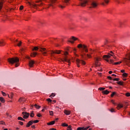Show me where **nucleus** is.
<instances>
[{"label":"nucleus","instance_id":"obj_1","mask_svg":"<svg viewBox=\"0 0 130 130\" xmlns=\"http://www.w3.org/2000/svg\"><path fill=\"white\" fill-rule=\"evenodd\" d=\"M19 58L15 57L13 58H10L8 59V62H10V63H11L12 64H13V63H16L15 67L16 68H17V67H19Z\"/></svg>","mask_w":130,"mask_h":130},{"label":"nucleus","instance_id":"obj_2","mask_svg":"<svg viewBox=\"0 0 130 130\" xmlns=\"http://www.w3.org/2000/svg\"><path fill=\"white\" fill-rule=\"evenodd\" d=\"M111 56H113V58L115 59V61H116V60H118V59L114 55V53H113V52L112 51H110V53H108V55H104L103 57L105 60L106 58H110Z\"/></svg>","mask_w":130,"mask_h":130},{"label":"nucleus","instance_id":"obj_3","mask_svg":"<svg viewBox=\"0 0 130 130\" xmlns=\"http://www.w3.org/2000/svg\"><path fill=\"white\" fill-rule=\"evenodd\" d=\"M68 54H69V53L68 52H65L64 53V57L62 59V61L63 62H68L69 63V66H71V60H70V59L68 58V56H67V55H68Z\"/></svg>","mask_w":130,"mask_h":130},{"label":"nucleus","instance_id":"obj_4","mask_svg":"<svg viewBox=\"0 0 130 130\" xmlns=\"http://www.w3.org/2000/svg\"><path fill=\"white\" fill-rule=\"evenodd\" d=\"M36 3H40V4H35L34 3L31 4L29 3L30 6L31 7H33L34 8H37V7H40L43 5V3H42V0H39L36 2Z\"/></svg>","mask_w":130,"mask_h":130},{"label":"nucleus","instance_id":"obj_5","mask_svg":"<svg viewBox=\"0 0 130 130\" xmlns=\"http://www.w3.org/2000/svg\"><path fill=\"white\" fill-rule=\"evenodd\" d=\"M88 1L89 0H79V6H81V7L86 6V5L87 4V3H88Z\"/></svg>","mask_w":130,"mask_h":130},{"label":"nucleus","instance_id":"obj_6","mask_svg":"<svg viewBox=\"0 0 130 130\" xmlns=\"http://www.w3.org/2000/svg\"><path fill=\"white\" fill-rule=\"evenodd\" d=\"M76 62L77 63L78 68H80V64H79V63H81V64H83V66H85V64H86L85 61H84L83 60H80L79 59H77L76 60Z\"/></svg>","mask_w":130,"mask_h":130},{"label":"nucleus","instance_id":"obj_7","mask_svg":"<svg viewBox=\"0 0 130 130\" xmlns=\"http://www.w3.org/2000/svg\"><path fill=\"white\" fill-rule=\"evenodd\" d=\"M106 61H107V62H109V63H114V64H120L121 63V61L119 62H114V60L113 59H111L110 60L107 59H105Z\"/></svg>","mask_w":130,"mask_h":130},{"label":"nucleus","instance_id":"obj_8","mask_svg":"<svg viewBox=\"0 0 130 130\" xmlns=\"http://www.w3.org/2000/svg\"><path fill=\"white\" fill-rule=\"evenodd\" d=\"M78 48H83L84 50V51L88 52V49H87V46L85 45H82L81 44L78 45Z\"/></svg>","mask_w":130,"mask_h":130},{"label":"nucleus","instance_id":"obj_9","mask_svg":"<svg viewBox=\"0 0 130 130\" xmlns=\"http://www.w3.org/2000/svg\"><path fill=\"white\" fill-rule=\"evenodd\" d=\"M98 6V3H97V2L96 1H92L91 3V8H97Z\"/></svg>","mask_w":130,"mask_h":130},{"label":"nucleus","instance_id":"obj_10","mask_svg":"<svg viewBox=\"0 0 130 130\" xmlns=\"http://www.w3.org/2000/svg\"><path fill=\"white\" fill-rule=\"evenodd\" d=\"M22 114L23 117V118H24V119H27V118H28V117H29V116L30 115V114L26 112H22Z\"/></svg>","mask_w":130,"mask_h":130},{"label":"nucleus","instance_id":"obj_11","mask_svg":"<svg viewBox=\"0 0 130 130\" xmlns=\"http://www.w3.org/2000/svg\"><path fill=\"white\" fill-rule=\"evenodd\" d=\"M40 51H41V52L42 53L43 55H46V54L47 53V51H48L47 50H46V48H41Z\"/></svg>","mask_w":130,"mask_h":130},{"label":"nucleus","instance_id":"obj_12","mask_svg":"<svg viewBox=\"0 0 130 130\" xmlns=\"http://www.w3.org/2000/svg\"><path fill=\"white\" fill-rule=\"evenodd\" d=\"M95 61H94V65L95 67H100V63H99V59L100 58H94Z\"/></svg>","mask_w":130,"mask_h":130},{"label":"nucleus","instance_id":"obj_13","mask_svg":"<svg viewBox=\"0 0 130 130\" xmlns=\"http://www.w3.org/2000/svg\"><path fill=\"white\" fill-rule=\"evenodd\" d=\"M57 0H51V4H49L47 7V9L49 8V7H52V8H54V6L53 5V4H54V3H55V2Z\"/></svg>","mask_w":130,"mask_h":130},{"label":"nucleus","instance_id":"obj_14","mask_svg":"<svg viewBox=\"0 0 130 130\" xmlns=\"http://www.w3.org/2000/svg\"><path fill=\"white\" fill-rule=\"evenodd\" d=\"M35 63V61H34V60H29V66L30 67V68H33V66H34Z\"/></svg>","mask_w":130,"mask_h":130},{"label":"nucleus","instance_id":"obj_15","mask_svg":"<svg viewBox=\"0 0 130 130\" xmlns=\"http://www.w3.org/2000/svg\"><path fill=\"white\" fill-rule=\"evenodd\" d=\"M60 53V50H55V51H52L51 52L52 55L53 56V54H59Z\"/></svg>","mask_w":130,"mask_h":130},{"label":"nucleus","instance_id":"obj_16","mask_svg":"<svg viewBox=\"0 0 130 130\" xmlns=\"http://www.w3.org/2000/svg\"><path fill=\"white\" fill-rule=\"evenodd\" d=\"M34 106L35 107V108H36L37 109H39V108H41V106L37 105V104H35V105H31V109H32L33 107H34Z\"/></svg>","mask_w":130,"mask_h":130},{"label":"nucleus","instance_id":"obj_17","mask_svg":"<svg viewBox=\"0 0 130 130\" xmlns=\"http://www.w3.org/2000/svg\"><path fill=\"white\" fill-rule=\"evenodd\" d=\"M33 124V121H29L26 124V127H29L30 125H32Z\"/></svg>","mask_w":130,"mask_h":130},{"label":"nucleus","instance_id":"obj_18","mask_svg":"<svg viewBox=\"0 0 130 130\" xmlns=\"http://www.w3.org/2000/svg\"><path fill=\"white\" fill-rule=\"evenodd\" d=\"M26 48H21L20 49V53L23 55V53H24V52L25 51Z\"/></svg>","mask_w":130,"mask_h":130},{"label":"nucleus","instance_id":"obj_19","mask_svg":"<svg viewBox=\"0 0 130 130\" xmlns=\"http://www.w3.org/2000/svg\"><path fill=\"white\" fill-rule=\"evenodd\" d=\"M102 93L103 94H105V95H108V94H109V93H110V91H108V90H106L103 91Z\"/></svg>","mask_w":130,"mask_h":130},{"label":"nucleus","instance_id":"obj_20","mask_svg":"<svg viewBox=\"0 0 130 130\" xmlns=\"http://www.w3.org/2000/svg\"><path fill=\"white\" fill-rule=\"evenodd\" d=\"M64 113H65L66 115H70V114H71V112L67 110H65L64 111Z\"/></svg>","mask_w":130,"mask_h":130},{"label":"nucleus","instance_id":"obj_21","mask_svg":"<svg viewBox=\"0 0 130 130\" xmlns=\"http://www.w3.org/2000/svg\"><path fill=\"white\" fill-rule=\"evenodd\" d=\"M55 123V121H52L49 123H47L48 125H53V124H54Z\"/></svg>","mask_w":130,"mask_h":130},{"label":"nucleus","instance_id":"obj_22","mask_svg":"<svg viewBox=\"0 0 130 130\" xmlns=\"http://www.w3.org/2000/svg\"><path fill=\"white\" fill-rule=\"evenodd\" d=\"M3 2L2 1V0H0V12L1 11H2V9H3Z\"/></svg>","mask_w":130,"mask_h":130},{"label":"nucleus","instance_id":"obj_23","mask_svg":"<svg viewBox=\"0 0 130 130\" xmlns=\"http://www.w3.org/2000/svg\"><path fill=\"white\" fill-rule=\"evenodd\" d=\"M37 55V53L36 52H33L31 53V56L32 57H35Z\"/></svg>","mask_w":130,"mask_h":130},{"label":"nucleus","instance_id":"obj_24","mask_svg":"<svg viewBox=\"0 0 130 130\" xmlns=\"http://www.w3.org/2000/svg\"><path fill=\"white\" fill-rule=\"evenodd\" d=\"M25 99L23 98H20L19 100V102H24Z\"/></svg>","mask_w":130,"mask_h":130},{"label":"nucleus","instance_id":"obj_25","mask_svg":"<svg viewBox=\"0 0 130 130\" xmlns=\"http://www.w3.org/2000/svg\"><path fill=\"white\" fill-rule=\"evenodd\" d=\"M0 101L2 103H5V99H4V98L3 97H0Z\"/></svg>","mask_w":130,"mask_h":130},{"label":"nucleus","instance_id":"obj_26","mask_svg":"<svg viewBox=\"0 0 130 130\" xmlns=\"http://www.w3.org/2000/svg\"><path fill=\"white\" fill-rule=\"evenodd\" d=\"M5 43L4 42V41H0V46H4L5 45Z\"/></svg>","mask_w":130,"mask_h":130},{"label":"nucleus","instance_id":"obj_27","mask_svg":"<svg viewBox=\"0 0 130 130\" xmlns=\"http://www.w3.org/2000/svg\"><path fill=\"white\" fill-rule=\"evenodd\" d=\"M18 120H21L22 121H25V119H23L21 117H18Z\"/></svg>","mask_w":130,"mask_h":130},{"label":"nucleus","instance_id":"obj_28","mask_svg":"<svg viewBox=\"0 0 130 130\" xmlns=\"http://www.w3.org/2000/svg\"><path fill=\"white\" fill-rule=\"evenodd\" d=\"M117 107L118 109H119V108H122V107H123V106H122V105L121 104H118Z\"/></svg>","mask_w":130,"mask_h":130},{"label":"nucleus","instance_id":"obj_29","mask_svg":"<svg viewBox=\"0 0 130 130\" xmlns=\"http://www.w3.org/2000/svg\"><path fill=\"white\" fill-rule=\"evenodd\" d=\"M38 49H39V48H38V47H35L32 49V50L33 51H34V50L37 51Z\"/></svg>","mask_w":130,"mask_h":130},{"label":"nucleus","instance_id":"obj_30","mask_svg":"<svg viewBox=\"0 0 130 130\" xmlns=\"http://www.w3.org/2000/svg\"><path fill=\"white\" fill-rule=\"evenodd\" d=\"M72 40H73L74 41H76V40H78V38H75V37H72Z\"/></svg>","mask_w":130,"mask_h":130},{"label":"nucleus","instance_id":"obj_31","mask_svg":"<svg viewBox=\"0 0 130 130\" xmlns=\"http://www.w3.org/2000/svg\"><path fill=\"white\" fill-rule=\"evenodd\" d=\"M67 130H73V128H72V126L71 125L68 126Z\"/></svg>","mask_w":130,"mask_h":130},{"label":"nucleus","instance_id":"obj_32","mask_svg":"<svg viewBox=\"0 0 130 130\" xmlns=\"http://www.w3.org/2000/svg\"><path fill=\"white\" fill-rule=\"evenodd\" d=\"M62 126H69V125L66 123H63L62 124Z\"/></svg>","mask_w":130,"mask_h":130},{"label":"nucleus","instance_id":"obj_33","mask_svg":"<svg viewBox=\"0 0 130 130\" xmlns=\"http://www.w3.org/2000/svg\"><path fill=\"white\" fill-rule=\"evenodd\" d=\"M88 128H89V126H87L85 128V127H82V129L81 130H87L88 129Z\"/></svg>","mask_w":130,"mask_h":130},{"label":"nucleus","instance_id":"obj_34","mask_svg":"<svg viewBox=\"0 0 130 130\" xmlns=\"http://www.w3.org/2000/svg\"><path fill=\"white\" fill-rule=\"evenodd\" d=\"M99 90H100L101 91H103L104 90H105V88H104V87H100L99 88Z\"/></svg>","mask_w":130,"mask_h":130},{"label":"nucleus","instance_id":"obj_35","mask_svg":"<svg viewBox=\"0 0 130 130\" xmlns=\"http://www.w3.org/2000/svg\"><path fill=\"white\" fill-rule=\"evenodd\" d=\"M115 94H116V92H112V93L111 94V96L113 97V96H114V95H115Z\"/></svg>","mask_w":130,"mask_h":130},{"label":"nucleus","instance_id":"obj_36","mask_svg":"<svg viewBox=\"0 0 130 130\" xmlns=\"http://www.w3.org/2000/svg\"><path fill=\"white\" fill-rule=\"evenodd\" d=\"M125 96H126L127 97H129L130 96V93L127 92V93H125Z\"/></svg>","mask_w":130,"mask_h":130},{"label":"nucleus","instance_id":"obj_37","mask_svg":"<svg viewBox=\"0 0 130 130\" xmlns=\"http://www.w3.org/2000/svg\"><path fill=\"white\" fill-rule=\"evenodd\" d=\"M38 122H39V120H36L33 121V123H37Z\"/></svg>","mask_w":130,"mask_h":130},{"label":"nucleus","instance_id":"obj_38","mask_svg":"<svg viewBox=\"0 0 130 130\" xmlns=\"http://www.w3.org/2000/svg\"><path fill=\"white\" fill-rule=\"evenodd\" d=\"M30 117H34V113L33 112H31L30 115Z\"/></svg>","mask_w":130,"mask_h":130},{"label":"nucleus","instance_id":"obj_39","mask_svg":"<svg viewBox=\"0 0 130 130\" xmlns=\"http://www.w3.org/2000/svg\"><path fill=\"white\" fill-rule=\"evenodd\" d=\"M117 84H118V85H122V82H121V81H119V82H117Z\"/></svg>","mask_w":130,"mask_h":130},{"label":"nucleus","instance_id":"obj_40","mask_svg":"<svg viewBox=\"0 0 130 130\" xmlns=\"http://www.w3.org/2000/svg\"><path fill=\"white\" fill-rule=\"evenodd\" d=\"M123 77H127V74L124 73L123 74Z\"/></svg>","mask_w":130,"mask_h":130},{"label":"nucleus","instance_id":"obj_41","mask_svg":"<svg viewBox=\"0 0 130 130\" xmlns=\"http://www.w3.org/2000/svg\"><path fill=\"white\" fill-rule=\"evenodd\" d=\"M1 93H2V95H3V96L7 95V94H6L5 92H4V91H1Z\"/></svg>","mask_w":130,"mask_h":130},{"label":"nucleus","instance_id":"obj_42","mask_svg":"<svg viewBox=\"0 0 130 130\" xmlns=\"http://www.w3.org/2000/svg\"><path fill=\"white\" fill-rule=\"evenodd\" d=\"M49 113H50V115H53V111H49Z\"/></svg>","mask_w":130,"mask_h":130},{"label":"nucleus","instance_id":"obj_43","mask_svg":"<svg viewBox=\"0 0 130 130\" xmlns=\"http://www.w3.org/2000/svg\"><path fill=\"white\" fill-rule=\"evenodd\" d=\"M110 111H111L112 113V112H115V111L114 110V109H113V108H112V109L110 110Z\"/></svg>","mask_w":130,"mask_h":130},{"label":"nucleus","instance_id":"obj_44","mask_svg":"<svg viewBox=\"0 0 130 130\" xmlns=\"http://www.w3.org/2000/svg\"><path fill=\"white\" fill-rule=\"evenodd\" d=\"M113 81H117V82H118L119 81V78H115L113 79Z\"/></svg>","mask_w":130,"mask_h":130},{"label":"nucleus","instance_id":"obj_45","mask_svg":"<svg viewBox=\"0 0 130 130\" xmlns=\"http://www.w3.org/2000/svg\"><path fill=\"white\" fill-rule=\"evenodd\" d=\"M0 124H5V122H4V121H1Z\"/></svg>","mask_w":130,"mask_h":130},{"label":"nucleus","instance_id":"obj_46","mask_svg":"<svg viewBox=\"0 0 130 130\" xmlns=\"http://www.w3.org/2000/svg\"><path fill=\"white\" fill-rule=\"evenodd\" d=\"M103 1H104L106 4H108V3H109V1L108 0H103Z\"/></svg>","mask_w":130,"mask_h":130},{"label":"nucleus","instance_id":"obj_47","mask_svg":"<svg viewBox=\"0 0 130 130\" xmlns=\"http://www.w3.org/2000/svg\"><path fill=\"white\" fill-rule=\"evenodd\" d=\"M47 101L48 102H52V100H51V99H47Z\"/></svg>","mask_w":130,"mask_h":130},{"label":"nucleus","instance_id":"obj_48","mask_svg":"<svg viewBox=\"0 0 130 130\" xmlns=\"http://www.w3.org/2000/svg\"><path fill=\"white\" fill-rule=\"evenodd\" d=\"M19 123L20 124V125H23L24 124V123L22 121H19Z\"/></svg>","mask_w":130,"mask_h":130},{"label":"nucleus","instance_id":"obj_49","mask_svg":"<svg viewBox=\"0 0 130 130\" xmlns=\"http://www.w3.org/2000/svg\"><path fill=\"white\" fill-rule=\"evenodd\" d=\"M21 44H22V42H20L17 44V46H21Z\"/></svg>","mask_w":130,"mask_h":130},{"label":"nucleus","instance_id":"obj_50","mask_svg":"<svg viewBox=\"0 0 130 130\" xmlns=\"http://www.w3.org/2000/svg\"><path fill=\"white\" fill-rule=\"evenodd\" d=\"M37 116H38V117H41V116H42L41 114H38L37 115Z\"/></svg>","mask_w":130,"mask_h":130},{"label":"nucleus","instance_id":"obj_51","mask_svg":"<svg viewBox=\"0 0 130 130\" xmlns=\"http://www.w3.org/2000/svg\"><path fill=\"white\" fill-rule=\"evenodd\" d=\"M23 8H24V6H20V10L21 11L22 10H23Z\"/></svg>","mask_w":130,"mask_h":130},{"label":"nucleus","instance_id":"obj_52","mask_svg":"<svg viewBox=\"0 0 130 130\" xmlns=\"http://www.w3.org/2000/svg\"><path fill=\"white\" fill-rule=\"evenodd\" d=\"M108 79L109 80H112V77H111V76H108Z\"/></svg>","mask_w":130,"mask_h":130},{"label":"nucleus","instance_id":"obj_53","mask_svg":"<svg viewBox=\"0 0 130 130\" xmlns=\"http://www.w3.org/2000/svg\"><path fill=\"white\" fill-rule=\"evenodd\" d=\"M58 7H59V8H61V9H63V8H64V7H63V6L60 5H59Z\"/></svg>","mask_w":130,"mask_h":130},{"label":"nucleus","instance_id":"obj_54","mask_svg":"<svg viewBox=\"0 0 130 130\" xmlns=\"http://www.w3.org/2000/svg\"><path fill=\"white\" fill-rule=\"evenodd\" d=\"M51 96L52 97H54L55 96V94H54V93H52L51 95Z\"/></svg>","mask_w":130,"mask_h":130},{"label":"nucleus","instance_id":"obj_55","mask_svg":"<svg viewBox=\"0 0 130 130\" xmlns=\"http://www.w3.org/2000/svg\"><path fill=\"white\" fill-rule=\"evenodd\" d=\"M111 102H112V103H113V104H114V105H115V103H114V101H113V100H111Z\"/></svg>","mask_w":130,"mask_h":130},{"label":"nucleus","instance_id":"obj_56","mask_svg":"<svg viewBox=\"0 0 130 130\" xmlns=\"http://www.w3.org/2000/svg\"><path fill=\"white\" fill-rule=\"evenodd\" d=\"M77 130H82V127H79L77 128Z\"/></svg>","mask_w":130,"mask_h":130},{"label":"nucleus","instance_id":"obj_57","mask_svg":"<svg viewBox=\"0 0 130 130\" xmlns=\"http://www.w3.org/2000/svg\"><path fill=\"white\" fill-rule=\"evenodd\" d=\"M87 57H89V58H90V57H91V55H90L89 54H87Z\"/></svg>","mask_w":130,"mask_h":130},{"label":"nucleus","instance_id":"obj_58","mask_svg":"<svg viewBox=\"0 0 130 130\" xmlns=\"http://www.w3.org/2000/svg\"><path fill=\"white\" fill-rule=\"evenodd\" d=\"M70 0H64V3H69Z\"/></svg>","mask_w":130,"mask_h":130},{"label":"nucleus","instance_id":"obj_59","mask_svg":"<svg viewBox=\"0 0 130 130\" xmlns=\"http://www.w3.org/2000/svg\"><path fill=\"white\" fill-rule=\"evenodd\" d=\"M68 42H70L71 43H74V41H68Z\"/></svg>","mask_w":130,"mask_h":130},{"label":"nucleus","instance_id":"obj_60","mask_svg":"<svg viewBox=\"0 0 130 130\" xmlns=\"http://www.w3.org/2000/svg\"><path fill=\"white\" fill-rule=\"evenodd\" d=\"M109 74H112V71H110L109 72Z\"/></svg>","mask_w":130,"mask_h":130},{"label":"nucleus","instance_id":"obj_61","mask_svg":"<svg viewBox=\"0 0 130 130\" xmlns=\"http://www.w3.org/2000/svg\"><path fill=\"white\" fill-rule=\"evenodd\" d=\"M32 128H35V125H31Z\"/></svg>","mask_w":130,"mask_h":130},{"label":"nucleus","instance_id":"obj_62","mask_svg":"<svg viewBox=\"0 0 130 130\" xmlns=\"http://www.w3.org/2000/svg\"><path fill=\"white\" fill-rule=\"evenodd\" d=\"M121 73H124V70H121Z\"/></svg>","mask_w":130,"mask_h":130},{"label":"nucleus","instance_id":"obj_63","mask_svg":"<svg viewBox=\"0 0 130 130\" xmlns=\"http://www.w3.org/2000/svg\"><path fill=\"white\" fill-rule=\"evenodd\" d=\"M44 109H46V107H45V109H43V110H42V111L43 112H44Z\"/></svg>","mask_w":130,"mask_h":130},{"label":"nucleus","instance_id":"obj_64","mask_svg":"<svg viewBox=\"0 0 130 130\" xmlns=\"http://www.w3.org/2000/svg\"><path fill=\"white\" fill-rule=\"evenodd\" d=\"M112 76H113V77H116V75L115 74H112Z\"/></svg>","mask_w":130,"mask_h":130}]
</instances>
